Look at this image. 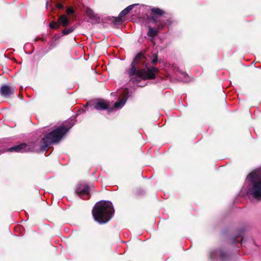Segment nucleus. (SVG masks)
Instances as JSON below:
<instances>
[{
	"label": "nucleus",
	"instance_id": "obj_1",
	"mask_svg": "<svg viewBox=\"0 0 261 261\" xmlns=\"http://www.w3.org/2000/svg\"><path fill=\"white\" fill-rule=\"evenodd\" d=\"M145 64L143 55L141 53L138 54L134 59L131 64V68L127 71L130 80L133 83H138L142 80L155 78L156 74L158 72V69L153 67L140 68L141 65Z\"/></svg>",
	"mask_w": 261,
	"mask_h": 261
},
{
	"label": "nucleus",
	"instance_id": "obj_2",
	"mask_svg": "<svg viewBox=\"0 0 261 261\" xmlns=\"http://www.w3.org/2000/svg\"><path fill=\"white\" fill-rule=\"evenodd\" d=\"M114 209L110 201H102L97 202L93 211V216L95 221L99 223H105L112 217Z\"/></svg>",
	"mask_w": 261,
	"mask_h": 261
},
{
	"label": "nucleus",
	"instance_id": "obj_3",
	"mask_svg": "<svg viewBox=\"0 0 261 261\" xmlns=\"http://www.w3.org/2000/svg\"><path fill=\"white\" fill-rule=\"evenodd\" d=\"M251 187L248 193L258 200H261V170L256 169L250 173L246 178Z\"/></svg>",
	"mask_w": 261,
	"mask_h": 261
},
{
	"label": "nucleus",
	"instance_id": "obj_4",
	"mask_svg": "<svg viewBox=\"0 0 261 261\" xmlns=\"http://www.w3.org/2000/svg\"><path fill=\"white\" fill-rule=\"evenodd\" d=\"M72 126V125L66 122L50 132L42 139L44 146L47 147L50 144L58 142Z\"/></svg>",
	"mask_w": 261,
	"mask_h": 261
},
{
	"label": "nucleus",
	"instance_id": "obj_5",
	"mask_svg": "<svg viewBox=\"0 0 261 261\" xmlns=\"http://www.w3.org/2000/svg\"><path fill=\"white\" fill-rule=\"evenodd\" d=\"M75 192L83 199H87L90 197L89 188L86 185H80L77 187Z\"/></svg>",
	"mask_w": 261,
	"mask_h": 261
},
{
	"label": "nucleus",
	"instance_id": "obj_6",
	"mask_svg": "<svg viewBox=\"0 0 261 261\" xmlns=\"http://www.w3.org/2000/svg\"><path fill=\"white\" fill-rule=\"evenodd\" d=\"M15 89L12 87L4 85L0 89V93L2 96L7 97L13 94Z\"/></svg>",
	"mask_w": 261,
	"mask_h": 261
},
{
	"label": "nucleus",
	"instance_id": "obj_7",
	"mask_svg": "<svg viewBox=\"0 0 261 261\" xmlns=\"http://www.w3.org/2000/svg\"><path fill=\"white\" fill-rule=\"evenodd\" d=\"M28 150V145L25 143H21L8 149L9 151H15L17 152L27 151Z\"/></svg>",
	"mask_w": 261,
	"mask_h": 261
},
{
	"label": "nucleus",
	"instance_id": "obj_8",
	"mask_svg": "<svg viewBox=\"0 0 261 261\" xmlns=\"http://www.w3.org/2000/svg\"><path fill=\"white\" fill-rule=\"evenodd\" d=\"M109 107V103L104 100H100L93 106V109L97 110L108 109Z\"/></svg>",
	"mask_w": 261,
	"mask_h": 261
},
{
	"label": "nucleus",
	"instance_id": "obj_9",
	"mask_svg": "<svg viewBox=\"0 0 261 261\" xmlns=\"http://www.w3.org/2000/svg\"><path fill=\"white\" fill-rule=\"evenodd\" d=\"M136 5H131L126 7L125 9H124L119 15L118 17L117 18L118 21L122 22L123 21V18L129 12L133 9L134 7Z\"/></svg>",
	"mask_w": 261,
	"mask_h": 261
},
{
	"label": "nucleus",
	"instance_id": "obj_10",
	"mask_svg": "<svg viewBox=\"0 0 261 261\" xmlns=\"http://www.w3.org/2000/svg\"><path fill=\"white\" fill-rule=\"evenodd\" d=\"M58 22L60 25L65 27L69 24V18L65 15L60 16L58 18Z\"/></svg>",
	"mask_w": 261,
	"mask_h": 261
},
{
	"label": "nucleus",
	"instance_id": "obj_11",
	"mask_svg": "<svg viewBox=\"0 0 261 261\" xmlns=\"http://www.w3.org/2000/svg\"><path fill=\"white\" fill-rule=\"evenodd\" d=\"M126 101V98H123L119 101L116 102L114 104V108L116 109L121 108L125 103Z\"/></svg>",
	"mask_w": 261,
	"mask_h": 261
},
{
	"label": "nucleus",
	"instance_id": "obj_12",
	"mask_svg": "<svg viewBox=\"0 0 261 261\" xmlns=\"http://www.w3.org/2000/svg\"><path fill=\"white\" fill-rule=\"evenodd\" d=\"M151 11L153 14L157 15H162L164 13L163 11L159 8H152L151 9Z\"/></svg>",
	"mask_w": 261,
	"mask_h": 261
},
{
	"label": "nucleus",
	"instance_id": "obj_13",
	"mask_svg": "<svg viewBox=\"0 0 261 261\" xmlns=\"http://www.w3.org/2000/svg\"><path fill=\"white\" fill-rule=\"evenodd\" d=\"M86 12L87 15L91 18H93L94 17V13L93 10L89 8H87L86 10Z\"/></svg>",
	"mask_w": 261,
	"mask_h": 261
},
{
	"label": "nucleus",
	"instance_id": "obj_14",
	"mask_svg": "<svg viewBox=\"0 0 261 261\" xmlns=\"http://www.w3.org/2000/svg\"><path fill=\"white\" fill-rule=\"evenodd\" d=\"M157 34V32L154 29L150 28L148 32V36L150 37L155 36Z\"/></svg>",
	"mask_w": 261,
	"mask_h": 261
},
{
	"label": "nucleus",
	"instance_id": "obj_15",
	"mask_svg": "<svg viewBox=\"0 0 261 261\" xmlns=\"http://www.w3.org/2000/svg\"><path fill=\"white\" fill-rule=\"evenodd\" d=\"M49 27L52 29H58L60 27V24L59 23V22H55V21H52L49 24Z\"/></svg>",
	"mask_w": 261,
	"mask_h": 261
},
{
	"label": "nucleus",
	"instance_id": "obj_16",
	"mask_svg": "<svg viewBox=\"0 0 261 261\" xmlns=\"http://www.w3.org/2000/svg\"><path fill=\"white\" fill-rule=\"evenodd\" d=\"M73 30L72 29H66L63 31L62 33L64 35H67L71 33Z\"/></svg>",
	"mask_w": 261,
	"mask_h": 261
},
{
	"label": "nucleus",
	"instance_id": "obj_17",
	"mask_svg": "<svg viewBox=\"0 0 261 261\" xmlns=\"http://www.w3.org/2000/svg\"><path fill=\"white\" fill-rule=\"evenodd\" d=\"M66 13L67 14H72L74 13V10L72 8L70 7L67 9Z\"/></svg>",
	"mask_w": 261,
	"mask_h": 261
},
{
	"label": "nucleus",
	"instance_id": "obj_18",
	"mask_svg": "<svg viewBox=\"0 0 261 261\" xmlns=\"http://www.w3.org/2000/svg\"><path fill=\"white\" fill-rule=\"evenodd\" d=\"M57 7L60 9H62L63 8V6L62 4H58L57 5Z\"/></svg>",
	"mask_w": 261,
	"mask_h": 261
},
{
	"label": "nucleus",
	"instance_id": "obj_19",
	"mask_svg": "<svg viewBox=\"0 0 261 261\" xmlns=\"http://www.w3.org/2000/svg\"><path fill=\"white\" fill-rule=\"evenodd\" d=\"M157 60H158V59L156 57L154 58L152 61V62L153 64H155L157 62Z\"/></svg>",
	"mask_w": 261,
	"mask_h": 261
}]
</instances>
